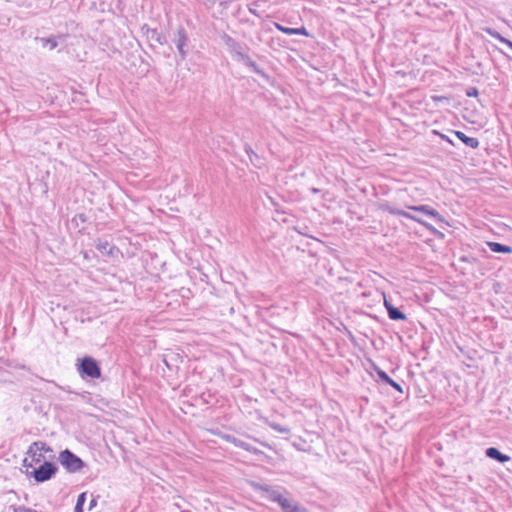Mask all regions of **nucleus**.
Listing matches in <instances>:
<instances>
[{
  "label": "nucleus",
  "instance_id": "nucleus-15",
  "mask_svg": "<svg viewBox=\"0 0 512 512\" xmlns=\"http://www.w3.org/2000/svg\"><path fill=\"white\" fill-rule=\"evenodd\" d=\"M87 499V492H82L78 495L76 505L73 512H84V505Z\"/></svg>",
  "mask_w": 512,
  "mask_h": 512
},
{
  "label": "nucleus",
  "instance_id": "nucleus-12",
  "mask_svg": "<svg viewBox=\"0 0 512 512\" xmlns=\"http://www.w3.org/2000/svg\"><path fill=\"white\" fill-rule=\"evenodd\" d=\"M96 248L103 255H107V256H114V253H115V250H116V248L113 245H111L109 242H107V241L99 242L96 245Z\"/></svg>",
  "mask_w": 512,
  "mask_h": 512
},
{
  "label": "nucleus",
  "instance_id": "nucleus-29",
  "mask_svg": "<svg viewBox=\"0 0 512 512\" xmlns=\"http://www.w3.org/2000/svg\"><path fill=\"white\" fill-rule=\"evenodd\" d=\"M505 42L508 44L509 47L512 48V42H510V41H505Z\"/></svg>",
  "mask_w": 512,
  "mask_h": 512
},
{
  "label": "nucleus",
  "instance_id": "nucleus-5",
  "mask_svg": "<svg viewBox=\"0 0 512 512\" xmlns=\"http://www.w3.org/2000/svg\"><path fill=\"white\" fill-rule=\"evenodd\" d=\"M222 439L225 440L226 442L230 443V444H233L235 447H238V448H241L247 452H250L254 455H261V456H266L265 453L261 450H259L258 448L252 446L251 444L235 437L234 435H231V434H224L222 435Z\"/></svg>",
  "mask_w": 512,
  "mask_h": 512
},
{
  "label": "nucleus",
  "instance_id": "nucleus-16",
  "mask_svg": "<svg viewBox=\"0 0 512 512\" xmlns=\"http://www.w3.org/2000/svg\"><path fill=\"white\" fill-rule=\"evenodd\" d=\"M421 227L429 235L438 237L439 239L444 238V233L438 231L434 226H421Z\"/></svg>",
  "mask_w": 512,
  "mask_h": 512
},
{
  "label": "nucleus",
  "instance_id": "nucleus-28",
  "mask_svg": "<svg viewBox=\"0 0 512 512\" xmlns=\"http://www.w3.org/2000/svg\"><path fill=\"white\" fill-rule=\"evenodd\" d=\"M432 239L430 237H426L423 239L424 242L429 243Z\"/></svg>",
  "mask_w": 512,
  "mask_h": 512
},
{
  "label": "nucleus",
  "instance_id": "nucleus-7",
  "mask_svg": "<svg viewBox=\"0 0 512 512\" xmlns=\"http://www.w3.org/2000/svg\"><path fill=\"white\" fill-rule=\"evenodd\" d=\"M485 456L489 459L495 460L498 463L505 464L509 461H511V457L507 454L502 453L498 448L496 447H488L485 450Z\"/></svg>",
  "mask_w": 512,
  "mask_h": 512
},
{
  "label": "nucleus",
  "instance_id": "nucleus-23",
  "mask_svg": "<svg viewBox=\"0 0 512 512\" xmlns=\"http://www.w3.org/2000/svg\"><path fill=\"white\" fill-rule=\"evenodd\" d=\"M431 98L436 103L449 101V97H447V96H432Z\"/></svg>",
  "mask_w": 512,
  "mask_h": 512
},
{
  "label": "nucleus",
  "instance_id": "nucleus-24",
  "mask_svg": "<svg viewBox=\"0 0 512 512\" xmlns=\"http://www.w3.org/2000/svg\"><path fill=\"white\" fill-rule=\"evenodd\" d=\"M99 496H96V497H92L90 503H89V506H88V510L91 511L94 507H96L97 505V499H98Z\"/></svg>",
  "mask_w": 512,
  "mask_h": 512
},
{
  "label": "nucleus",
  "instance_id": "nucleus-19",
  "mask_svg": "<svg viewBox=\"0 0 512 512\" xmlns=\"http://www.w3.org/2000/svg\"><path fill=\"white\" fill-rule=\"evenodd\" d=\"M308 229H309V226H294V230L301 234V235H304V236H308V237H311L309 234H308Z\"/></svg>",
  "mask_w": 512,
  "mask_h": 512
},
{
  "label": "nucleus",
  "instance_id": "nucleus-8",
  "mask_svg": "<svg viewBox=\"0 0 512 512\" xmlns=\"http://www.w3.org/2000/svg\"><path fill=\"white\" fill-rule=\"evenodd\" d=\"M384 306L387 310L389 319L393 321H405L407 320V316L404 312H402L398 307H395L388 300H384Z\"/></svg>",
  "mask_w": 512,
  "mask_h": 512
},
{
  "label": "nucleus",
  "instance_id": "nucleus-21",
  "mask_svg": "<svg viewBox=\"0 0 512 512\" xmlns=\"http://www.w3.org/2000/svg\"><path fill=\"white\" fill-rule=\"evenodd\" d=\"M14 512H37L36 510L26 507V506H18L14 509Z\"/></svg>",
  "mask_w": 512,
  "mask_h": 512
},
{
  "label": "nucleus",
  "instance_id": "nucleus-9",
  "mask_svg": "<svg viewBox=\"0 0 512 512\" xmlns=\"http://www.w3.org/2000/svg\"><path fill=\"white\" fill-rule=\"evenodd\" d=\"M275 28L277 30L281 31L284 34H287V35H303V36H306V37L310 36L309 32L307 31V29L305 27H301V28H288V27L282 26L279 23H275Z\"/></svg>",
  "mask_w": 512,
  "mask_h": 512
},
{
  "label": "nucleus",
  "instance_id": "nucleus-27",
  "mask_svg": "<svg viewBox=\"0 0 512 512\" xmlns=\"http://www.w3.org/2000/svg\"><path fill=\"white\" fill-rule=\"evenodd\" d=\"M23 466L25 467H33L32 463L28 464L27 459L23 461Z\"/></svg>",
  "mask_w": 512,
  "mask_h": 512
},
{
  "label": "nucleus",
  "instance_id": "nucleus-31",
  "mask_svg": "<svg viewBox=\"0 0 512 512\" xmlns=\"http://www.w3.org/2000/svg\"><path fill=\"white\" fill-rule=\"evenodd\" d=\"M50 45H52V47H55L56 46V42H50Z\"/></svg>",
  "mask_w": 512,
  "mask_h": 512
},
{
  "label": "nucleus",
  "instance_id": "nucleus-33",
  "mask_svg": "<svg viewBox=\"0 0 512 512\" xmlns=\"http://www.w3.org/2000/svg\"><path fill=\"white\" fill-rule=\"evenodd\" d=\"M181 512H191V511H189V510H181Z\"/></svg>",
  "mask_w": 512,
  "mask_h": 512
},
{
  "label": "nucleus",
  "instance_id": "nucleus-14",
  "mask_svg": "<svg viewBox=\"0 0 512 512\" xmlns=\"http://www.w3.org/2000/svg\"><path fill=\"white\" fill-rule=\"evenodd\" d=\"M179 359H180V357L178 354H171V355H166L163 359V362L167 366V368L172 371L174 367L178 369V366L175 363Z\"/></svg>",
  "mask_w": 512,
  "mask_h": 512
},
{
  "label": "nucleus",
  "instance_id": "nucleus-13",
  "mask_svg": "<svg viewBox=\"0 0 512 512\" xmlns=\"http://www.w3.org/2000/svg\"><path fill=\"white\" fill-rule=\"evenodd\" d=\"M33 450H36V451H43L45 453H48V452H52V448L47 445L45 442L43 441H35L33 442L30 446H29V449L27 451V454H30L33 452Z\"/></svg>",
  "mask_w": 512,
  "mask_h": 512
},
{
  "label": "nucleus",
  "instance_id": "nucleus-4",
  "mask_svg": "<svg viewBox=\"0 0 512 512\" xmlns=\"http://www.w3.org/2000/svg\"><path fill=\"white\" fill-rule=\"evenodd\" d=\"M259 489L263 492V497L271 502L277 503L281 508L287 507V498L273 487L263 484L259 485Z\"/></svg>",
  "mask_w": 512,
  "mask_h": 512
},
{
  "label": "nucleus",
  "instance_id": "nucleus-10",
  "mask_svg": "<svg viewBox=\"0 0 512 512\" xmlns=\"http://www.w3.org/2000/svg\"><path fill=\"white\" fill-rule=\"evenodd\" d=\"M455 135L456 137L462 141L466 146L470 147V148H473V149H476L479 147V140L477 138H474V137H468L467 135H465V133L461 132V131H456L455 132Z\"/></svg>",
  "mask_w": 512,
  "mask_h": 512
},
{
  "label": "nucleus",
  "instance_id": "nucleus-22",
  "mask_svg": "<svg viewBox=\"0 0 512 512\" xmlns=\"http://www.w3.org/2000/svg\"><path fill=\"white\" fill-rule=\"evenodd\" d=\"M248 438L252 439L254 442H257L259 443L260 445H262L263 447H267L269 449H271L272 447L267 443V442H264V441H261L259 440L258 438H255L253 436H250V435H247Z\"/></svg>",
  "mask_w": 512,
  "mask_h": 512
},
{
  "label": "nucleus",
  "instance_id": "nucleus-30",
  "mask_svg": "<svg viewBox=\"0 0 512 512\" xmlns=\"http://www.w3.org/2000/svg\"><path fill=\"white\" fill-rule=\"evenodd\" d=\"M174 505H175L177 508H180V507H181V504H179V503H175Z\"/></svg>",
  "mask_w": 512,
  "mask_h": 512
},
{
  "label": "nucleus",
  "instance_id": "nucleus-3",
  "mask_svg": "<svg viewBox=\"0 0 512 512\" xmlns=\"http://www.w3.org/2000/svg\"><path fill=\"white\" fill-rule=\"evenodd\" d=\"M58 460L68 473H77L86 467V463L68 448L59 453Z\"/></svg>",
  "mask_w": 512,
  "mask_h": 512
},
{
  "label": "nucleus",
  "instance_id": "nucleus-32",
  "mask_svg": "<svg viewBox=\"0 0 512 512\" xmlns=\"http://www.w3.org/2000/svg\"><path fill=\"white\" fill-rule=\"evenodd\" d=\"M50 45H52V47H55L56 46V42H50Z\"/></svg>",
  "mask_w": 512,
  "mask_h": 512
},
{
  "label": "nucleus",
  "instance_id": "nucleus-6",
  "mask_svg": "<svg viewBox=\"0 0 512 512\" xmlns=\"http://www.w3.org/2000/svg\"><path fill=\"white\" fill-rule=\"evenodd\" d=\"M373 367H374V371L376 372V374L378 376L379 382L389 385L392 388H394L396 391L403 393V388L398 382L394 381L384 370H382L375 364H373Z\"/></svg>",
  "mask_w": 512,
  "mask_h": 512
},
{
  "label": "nucleus",
  "instance_id": "nucleus-20",
  "mask_svg": "<svg viewBox=\"0 0 512 512\" xmlns=\"http://www.w3.org/2000/svg\"><path fill=\"white\" fill-rule=\"evenodd\" d=\"M461 262L477 263L478 260L472 256H461L459 259Z\"/></svg>",
  "mask_w": 512,
  "mask_h": 512
},
{
  "label": "nucleus",
  "instance_id": "nucleus-26",
  "mask_svg": "<svg viewBox=\"0 0 512 512\" xmlns=\"http://www.w3.org/2000/svg\"><path fill=\"white\" fill-rule=\"evenodd\" d=\"M200 399H201V400L203 401V403H205V404H208V403H209V400L205 397V394H204V393L200 395Z\"/></svg>",
  "mask_w": 512,
  "mask_h": 512
},
{
  "label": "nucleus",
  "instance_id": "nucleus-18",
  "mask_svg": "<svg viewBox=\"0 0 512 512\" xmlns=\"http://www.w3.org/2000/svg\"><path fill=\"white\" fill-rule=\"evenodd\" d=\"M32 458V462L40 463L44 459V455L42 453H37L36 450H33L32 453L28 454Z\"/></svg>",
  "mask_w": 512,
  "mask_h": 512
},
{
  "label": "nucleus",
  "instance_id": "nucleus-17",
  "mask_svg": "<svg viewBox=\"0 0 512 512\" xmlns=\"http://www.w3.org/2000/svg\"><path fill=\"white\" fill-rule=\"evenodd\" d=\"M268 425L274 431H277L279 433L288 434L290 432V429L288 427H284L276 422H269Z\"/></svg>",
  "mask_w": 512,
  "mask_h": 512
},
{
  "label": "nucleus",
  "instance_id": "nucleus-2",
  "mask_svg": "<svg viewBox=\"0 0 512 512\" xmlns=\"http://www.w3.org/2000/svg\"><path fill=\"white\" fill-rule=\"evenodd\" d=\"M58 472V466L51 461H43L37 468L32 471L27 470L26 475L33 478L37 483H43L52 479Z\"/></svg>",
  "mask_w": 512,
  "mask_h": 512
},
{
  "label": "nucleus",
  "instance_id": "nucleus-25",
  "mask_svg": "<svg viewBox=\"0 0 512 512\" xmlns=\"http://www.w3.org/2000/svg\"><path fill=\"white\" fill-rule=\"evenodd\" d=\"M478 95V90L476 88H471L467 91L468 97H476Z\"/></svg>",
  "mask_w": 512,
  "mask_h": 512
},
{
  "label": "nucleus",
  "instance_id": "nucleus-11",
  "mask_svg": "<svg viewBox=\"0 0 512 512\" xmlns=\"http://www.w3.org/2000/svg\"><path fill=\"white\" fill-rule=\"evenodd\" d=\"M488 247L494 253L511 254L512 247L498 242H487Z\"/></svg>",
  "mask_w": 512,
  "mask_h": 512
},
{
  "label": "nucleus",
  "instance_id": "nucleus-1",
  "mask_svg": "<svg viewBox=\"0 0 512 512\" xmlns=\"http://www.w3.org/2000/svg\"><path fill=\"white\" fill-rule=\"evenodd\" d=\"M75 366L83 380L99 379L102 376L100 364L92 356L85 355L84 357L77 359Z\"/></svg>",
  "mask_w": 512,
  "mask_h": 512
}]
</instances>
